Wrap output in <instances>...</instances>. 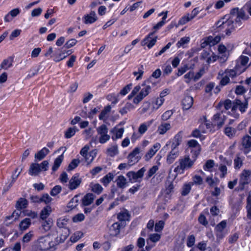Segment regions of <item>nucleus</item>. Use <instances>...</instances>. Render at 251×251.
I'll return each mask as SVG.
<instances>
[{
	"label": "nucleus",
	"mask_w": 251,
	"mask_h": 251,
	"mask_svg": "<svg viewBox=\"0 0 251 251\" xmlns=\"http://www.w3.org/2000/svg\"><path fill=\"white\" fill-rule=\"evenodd\" d=\"M195 160L190 159L189 156L185 155L179 158L173 165L174 172L178 175L183 174L185 170L190 169L193 167Z\"/></svg>",
	"instance_id": "obj_1"
},
{
	"label": "nucleus",
	"mask_w": 251,
	"mask_h": 251,
	"mask_svg": "<svg viewBox=\"0 0 251 251\" xmlns=\"http://www.w3.org/2000/svg\"><path fill=\"white\" fill-rule=\"evenodd\" d=\"M151 91V87L150 86H145L141 89L140 85H137L133 88L131 93L127 96V99L131 100L133 98V103L138 104L144 98L149 95Z\"/></svg>",
	"instance_id": "obj_2"
},
{
	"label": "nucleus",
	"mask_w": 251,
	"mask_h": 251,
	"mask_svg": "<svg viewBox=\"0 0 251 251\" xmlns=\"http://www.w3.org/2000/svg\"><path fill=\"white\" fill-rule=\"evenodd\" d=\"M217 27L220 30H223L226 35H229L234 29L233 21L228 19V16H225L217 23Z\"/></svg>",
	"instance_id": "obj_3"
},
{
	"label": "nucleus",
	"mask_w": 251,
	"mask_h": 251,
	"mask_svg": "<svg viewBox=\"0 0 251 251\" xmlns=\"http://www.w3.org/2000/svg\"><path fill=\"white\" fill-rule=\"evenodd\" d=\"M97 135L95 137V142L103 144L107 142L110 139V136L108 134V128L107 126L103 124L96 129Z\"/></svg>",
	"instance_id": "obj_4"
},
{
	"label": "nucleus",
	"mask_w": 251,
	"mask_h": 251,
	"mask_svg": "<svg viewBox=\"0 0 251 251\" xmlns=\"http://www.w3.org/2000/svg\"><path fill=\"white\" fill-rule=\"evenodd\" d=\"M48 168L49 162L47 160H45L40 164L33 163L30 166L28 174L30 176H36L41 172L47 171Z\"/></svg>",
	"instance_id": "obj_5"
},
{
	"label": "nucleus",
	"mask_w": 251,
	"mask_h": 251,
	"mask_svg": "<svg viewBox=\"0 0 251 251\" xmlns=\"http://www.w3.org/2000/svg\"><path fill=\"white\" fill-rule=\"evenodd\" d=\"M51 241L48 235L40 237L35 243V248L37 250L47 251L50 249Z\"/></svg>",
	"instance_id": "obj_6"
},
{
	"label": "nucleus",
	"mask_w": 251,
	"mask_h": 251,
	"mask_svg": "<svg viewBox=\"0 0 251 251\" xmlns=\"http://www.w3.org/2000/svg\"><path fill=\"white\" fill-rule=\"evenodd\" d=\"M175 142L176 143H173L172 150L167 156L166 161L169 164L173 163L179 155V150L177 146L179 143L178 140L176 141V137L175 138Z\"/></svg>",
	"instance_id": "obj_7"
},
{
	"label": "nucleus",
	"mask_w": 251,
	"mask_h": 251,
	"mask_svg": "<svg viewBox=\"0 0 251 251\" xmlns=\"http://www.w3.org/2000/svg\"><path fill=\"white\" fill-rule=\"evenodd\" d=\"M140 149L138 147L135 148L128 155V164L132 166L137 163L141 158L140 155Z\"/></svg>",
	"instance_id": "obj_8"
},
{
	"label": "nucleus",
	"mask_w": 251,
	"mask_h": 251,
	"mask_svg": "<svg viewBox=\"0 0 251 251\" xmlns=\"http://www.w3.org/2000/svg\"><path fill=\"white\" fill-rule=\"evenodd\" d=\"M200 123V129H201L202 133H206L212 131L213 125L210 121L206 119L205 117L201 119Z\"/></svg>",
	"instance_id": "obj_9"
},
{
	"label": "nucleus",
	"mask_w": 251,
	"mask_h": 251,
	"mask_svg": "<svg viewBox=\"0 0 251 251\" xmlns=\"http://www.w3.org/2000/svg\"><path fill=\"white\" fill-rule=\"evenodd\" d=\"M221 37L219 36H209L203 39L201 43V47L205 48L207 46H212L220 42Z\"/></svg>",
	"instance_id": "obj_10"
},
{
	"label": "nucleus",
	"mask_w": 251,
	"mask_h": 251,
	"mask_svg": "<svg viewBox=\"0 0 251 251\" xmlns=\"http://www.w3.org/2000/svg\"><path fill=\"white\" fill-rule=\"evenodd\" d=\"M250 18L248 15L243 9H238L237 13V16L235 20V25L236 26H240L242 24V21H247Z\"/></svg>",
	"instance_id": "obj_11"
},
{
	"label": "nucleus",
	"mask_w": 251,
	"mask_h": 251,
	"mask_svg": "<svg viewBox=\"0 0 251 251\" xmlns=\"http://www.w3.org/2000/svg\"><path fill=\"white\" fill-rule=\"evenodd\" d=\"M146 171V168L143 167L137 172H129L127 173L126 176L129 178L130 181L134 182L137 181L139 178H141L143 177Z\"/></svg>",
	"instance_id": "obj_12"
},
{
	"label": "nucleus",
	"mask_w": 251,
	"mask_h": 251,
	"mask_svg": "<svg viewBox=\"0 0 251 251\" xmlns=\"http://www.w3.org/2000/svg\"><path fill=\"white\" fill-rule=\"evenodd\" d=\"M155 32H151L149 33L143 40L142 44L143 46H147L149 49H151L156 43L157 37H153Z\"/></svg>",
	"instance_id": "obj_13"
},
{
	"label": "nucleus",
	"mask_w": 251,
	"mask_h": 251,
	"mask_svg": "<svg viewBox=\"0 0 251 251\" xmlns=\"http://www.w3.org/2000/svg\"><path fill=\"white\" fill-rule=\"evenodd\" d=\"M251 181V170H244L240 174L239 184L244 186Z\"/></svg>",
	"instance_id": "obj_14"
},
{
	"label": "nucleus",
	"mask_w": 251,
	"mask_h": 251,
	"mask_svg": "<svg viewBox=\"0 0 251 251\" xmlns=\"http://www.w3.org/2000/svg\"><path fill=\"white\" fill-rule=\"evenodd\" d=\"M98 19L96 12L94 11H91L82 17V21L86 25H91L96 22Z\"/></svg>",
	"instance_id": "obj_15"
},
{
	"label": "nucleus",
	"mask_w": 251,
	"mask_h": 251,
	"mask_svg": "<svg viewBox=\"0 0 251 251\" xmlns=\"http://www.w3.org/2000/svg\"><path fill=\"white\" fill-rule=\"evenodd\" d=\"M124 128L120 127L118 126L111 129L110 130V132L112 134V140L115 141L117 139H121L123 137V135L124 133Z\"/></svg>",
	"instance_id": "obj_16"
},
{
	"label": "nucleus",
	"mask_w": 251,
	"mask_h": 251,
	"mask_svg": "<svg viewBox=\"0 0 251 251\" xmlns=\"http://www.w3.org/2000/svg\"><path fill=\"white\" fill-rule=\"evenodd\" d=\"M161 145L159 143H155L146 153L144 156L145 160L149 161L150 160L156 153V152L160 149Z\"/></svg>",
	"instance_id": "obj_17"
},
{
	"label": "nucleus",
	"mask_w": 251,
	"mask_h": 251,
	"mask_svg": "<svg viewBox=\"0 0 251 251\" xmlns=\"http://www.w3.org/2000/svg\"><path fill=\"white\" fill-rule=\"evenodd\" d=\"M189 148H191V151L193 155L197 156L201 151V146L198 142L195 140H190L187 143Z\"/></svg>",
	"instance_id": "obj_18"
},
{
	"label": "nucleus",
	"mask_w": 251,
	"mask_h": 251,
	"mask_svg": "<svg viewBox=\"0 0 251 251\" xmlns=\"http://www.w3.org/2000/svg\"><path fill=\"white\" fill-rule=\"evenodd\" d=\"M81 182V179L79 177L78 174H75L69 180V188L70 190L76 189L80 185Z\"/></svg>",
	"instance_id": "obj_19"
},
{
	"label": "nucleus",
	"mask_w": 251,
	"mask_h": 251,
	"mask_svg": "<svg viewBox=\"0 0 251 251\" xmlns=\"http://www.w3.org/2000/svg\"><path fill=\"white\" fill-rule=\"evenodd\" d=\"M242 145L244 148V153L247 154L251 151V136H245L242 141Z\"/></svg>",
	"instance_id": "obj_20"
},
{
	"label": "nucleus",
	"mask_w": 251,
	"mask_h": 251,
	"mask_svg": "<svg viewBox=\"0 0 251 251\" xmlns=\"http://www.w3.org/2000/svg\"><path fill=\"white\" fill-rule=\"evenodd\" d=\"M193 97L187 96L185 97L182 101V108L183 110L189 109L193 104Z\"/></svg>",
	"instance_id": "obj_21"
},
{
	"label": "nucleus",
	"mask_w": 251,
	"mask_h": 251,
	"mask_svg": "<svg viewBox=\"0 0 251 251\" xmlns=\"http://www.w3.org/2000/svg\"><path fill=\"white\" fill-rule=\"evenodd\" d=\"M213 125H217L218 126H221L225 121L224 116L222 113H218L213 116Z\"/></svg>",
	"instance_id": "obj_22"
},
{
	"label": "nucleus",
	"mask_w": 251,
	"mask_h": 251,
	"mask_svg": "<svg viewBox=\"0 0 251 251\" xmlns=\"http://www.w3.org/2000/svg\"><path fill=\"white\" fill-rule=\"evenodd\" d=\"M122 226L123 225L121 222H117L113 223L110 227V234L113 236L118 234Z\"/></svg>",
	"instance_id": "obj_23"
},
{
	"label": "nucleus",
	"mask_w": 251,
	"mask_h": 251,
	"mask_svg": "<svg viewBox=\"0 0 251 251\" xmlns=\"http://www.w3.org/2000/svg\"><path fill=\"white\" fill-rule=\"evenodd\" d=\"M111 109V107L110 105H107L105 106L99 115V119L100 120L103 121V122L107 121L108 120Z\"/></svg>",
	"instance_id": "obj_24"
},
{
	"label": "nucleus",
	"mask_w": 251,
	"mask_h": 251,
	"mask_svg": "<svg viewBox=\"0 0 251 251\" xmlns=\"http://www.w3.org/2000/svg\"><path fill=\"white\" fill-rule=\"evenodd\" d=\"M171 126L170 123L162 122L158 126L157 130V133L160 135L164 134L168 130L171 129Z\"/></svg>",
	"instance_id": "obj_25"
},
{
	"label": "nucleus",
	"mask_w": 251,
	"mask_h": 251,
	"mask_svg": "<svg viewBox=\"0 0 251 251\" xmlns=\"http://www.w3.org/2000/svg\"><path fill=\"white\" fill-rule=\"evenodd\" d=\"M165 100L161 99L158 97L152 100L151 103V112L158 109L164 103Z\"/></svg>",
	"instance_id": "obj_26"
},
{
	"label": "nucleus",
	"mask_w": 251,
	"mask_h": 251,
	"mask_svg": "<svg viewBox=\"0 0 251 251\" xmlns=\"http://www.w3.org/2000/svg\"><path fill=\"white\" fill-rule=\"evenodd\" d=\"M154 120L151 119V120L146 121L141 124L138 128V131L141 134H144L148 130V128L152 124Z\"/></svg>",
	"instance_id": "obj_27"
},
{
	"label": "nucleus",
	"mask_w": 251,
	"mask_h": 251,
	"mask_svg": "<svg viewBox=\"0 0 251 251\" xmlns=\"http://www.w3.org/2000/svg\"><path fill=\"white\" fill-rule=\"evenodd\" d=\"M95 196L92 193H88L82 200V204L85 206L90 205L94 201Z\"/></svg>",
	"instance_id": "obj_28"
},
{
	"label": "nucleus",
	"mask_w": 251,
	"mask_h": 251,
	"mask_svg": "<svg viewBox=\"0 0 251 251\" xmlns=\"http://www.w3.org/2000/svg\"><path fill=\"white\" fill-rule=\"evenodd\" d=\"M70 234V230L68 228H64L62 231V234L56 238V242L58 243H63L67 239Z\"/></svg>",
	"instance_id": "obj_29"
},
{
	"label": "nucleus",
	"mask_w": 251,
	"mask_h": 251,
	"mask_svg": "<svg viewBox=\"0 0 251 251\" xmlns=\"http://www.w3.org/2000/svg\"><path fill=\"white\" fill-rule=\"evenodd\" d=\"M226 221L223 220L218 224L215 228V232L217 236H220L226 226Z\"/></svg>",
	"instance_id": "obj_30"
},
{
	"label": "nucleus",
	"mask_w": 251,
	"mask_h": 251,
	"mask_svg": "<svg viewBox=\"0 0 251 251\" xmlns=\"http://www.w3.org/2000/svg\"><path fill=\"white\" fill-rule=\"evenodd\" d=\"M202 56L203 58L206 59V61L208 63H213L218 58V56L213 53H212V54H210L207 52H204L202 54Z\"/></svg>",
	"instance_id": "obj_31"
},
{
	"label": "nucleus",
	"mask_w": 251,
	"mask_h": 251,
	"mask_svg": "<svg viewBox=\"0 0 251 251\" xmlns=\"http://www.w3.org/2000/svg\"><path fill=\"white\" fill-rule=\"evenodd\" d=\"M49 152L50 151L46 147L43 148L35 155V158L38 161H40L43 159Z\"/></svg>",
	"instance_id": "obj_32"
},
{
	"label": "nucleus",
	"mask_w": 251,
	"mask_h": 251,
	"mask_svg": "<svg viewBox=\"0 0 251 251\" xmlns=\"http://www.w3.org/2000/svg\"><path fill=\"white\" fill-rule=\"evenodd\" d=\"M51 208L50 206H46L41 211L40 218L45 220L49 216L51 212Z\"/></svg>",
	"instance_id": "obj_33"
},
{
	"label": "nucleus",
	"mask_w": 251,
	"mask_h": 251,
	"mask_svg": "<svg viewBox=\"0 0 251 251\" xmlns=\"http://www.w3.org/2000/svg\"><path fill=\"white\" fill-rule=\"evenodd\" d=\"M13 61V59L11 57L5 59L1 63L0 67L1 69L7 70L12 66Z\"/></svg>",
	"instance_id": "obj_34"
},
{
	"label": "nucleus",
	"mask_w": 251,
	"mask_h": 251,
	"mask_svg": "<svg viewBox=\"0 0 251 251\" xmlns=\"http://www.w3.org/2000/svg\"><path fill=\"white\" fill-rule=\"evenodd\" d=\"M89 187L92 191L97 194H100L103 190L101 186L98 183L92 182L90 184Z\"/></svg>",
	"instance_id": "obj_35"
},
{
	"label": "nucleus",
	"mask_w": 251,
	"mask_h": 251,
	"mask_svg": "<svg viewBox=\"0 0 251 251\" xmlns=\"http://www.w3.org/2000/svg\"><path fill=\"white\" fill-rule=\"evenodd\" d=\"M193 184L191 182L185 183L182 187L181 190V195L183 196H187L190 192Z\"/></svg>",
	"instance_id": "obj_36"
},
{
	"label": "nucleus",
	"mask_w": 251,
	"mask_h": 251,
	"mask_svg": "<svg viewBox=\"0 0 251 251\" xmlns=\"http://www.w3.org/2000/svg\"><path fill=\"white\" fill-rule=\"evenodd\" d=\"M114 175L111 173H109L100 179V182L105 186H106L113 180Z\"/></svg>",
	"instance_id": "obj_37"
},
{
	"label": "nucleus",
	"mask_w": 251,
	"mask_h": 251,
	"mask_svg": "<svg viewBox=\"0 0 251 251\" xmlns=\"http://www.w3.org/2000/svg\"><path fill=\"white\" fill-rule=\"evenodd\" d=\"M134 108L135 107L132 103L130 102H127L123 107L120 109L119 112L123 115L126 114L130 110L134 109Z\"/></svg>",
	"instance_id": "obj_38"
},
{
	"label": "nucleus",
	"mask_w": 251,
	"mask_h": 251,
	"mask_svg": "<svg viewBox=\"0 0 251 251\" xmlns=\"http://www.w3.org/2000/svg\"><path fill=\"white\" fill-rule=\"evenodd\" d=\"M64 158L63 154L58 156L54 160L53 165L52 167L53 172L56 171L60 166Z\"/></svg>",
	"instance_id": "obj_39"
},
{
	"label": "nucleus",
	"mask_w": 251,
	"mask_h": 251,
	"mask_svg": "<svg viewBox=\"0 0 251 251\" xmlns=\"http://www.w3.org/2000/svg\"><path fill=\"white\" fill-rule=\"evenodd\" d=\"M119 153L118 146L117 145H113L108 148L106 151V153L108 155L113 157Z\"/></svg>",
	"instance_id": "obj_40"
},
{
	"label": "nucleus",
	"mask_w": 251,
	"mask_h": 251,
	"mask_svg": "<svg viewBox=\"0 0 251 251\" xmlns=\"http://www.w3.org/2000/svg\"><path fill=\"white\" fill-rule=\"evenodd\" d=\"M97 151L96 150H93L92 151L90 152L88 155L84 156L86 162H87V165H89L91 164L94 158L96 156Z\"/></svg>",
	"instance_id": "obj_41"
},
{
	"label": "nucleus",
	"mask_w": 251,
	"mask_h": 251,
	"mask_svg": "<svg viewBox=\"0 0 251 251\" xmlns=\"http://www.w3.org/2000/svg\"><path fill=\"white\" fill-rule=\"evenodd\" d=\"M79 196L78 195H75L74 198L72 199V200L68 203V207L69 208L73 209L76 207V206L78 205L79 201Z\"/></svg>",
	"instance_id": "obj_42"
},
{
	"label": "nucleus",
	"mask_w": 251,
	"mask_h": 251,
	"mask_svg": "<svg viewBox=\"0 0 251 251\" xmlns=\"http://www.w3.org/2000/svg\"><path fill=\"white\" fill-rule=\"evenodd\" d=\"M190 41V38L189 37H183L181 38L180 40L178 41L176 44V47L178 48L182 47L184 48L185 47V45L189 43Z\"/></svg>",
	"instance_id": "obj_43"
},
{
	"label": "nucleus",
	"mask_w": 251,
	"mask_h": 251,
	"mask_svg": "<svg viewBox=\"0 0 251 251\" xmlns=\"http://www.w3.org/2000/svg\"><path fill=\"white\" fill-rule=\"evenodd\" d=\"M27 201L24 198H20L17 202L16 207L18 209L21 210L25 208L27 205Z\"/></svg>",
	"instance_id": "obj_44"
},
{
	"label": "nucleus",
	"mask_w": 251,
	"mask_h": 251,
	"mask_svg": "<svg viewBox=\"0 0 251 251\" xmlns=\"http://www.w3.org/2000/svg\"><path fill=\"white\" fill-rule=\"evenodd\" d=\"M116 183L118 187L123 188L126 187V179L123 176H120L116 180Z\"/></svg>",
	"instance_id": "obj_45"
},
{
	"label": "nucleus",
	"mask_w": 251,
	"mask_h": 251,
	"mask_svg": "<svg viewBox=\"0 0 251 251\" xmlns=\"http://www.w3.org/2000/svg\"><path fill=\"white\" fill-rule=\"evenodd\" d=\"M69 219L65 217H61L57 219V225L59 228H63L68 224Z\"/></svg>",
	"instance_id": "obj_46"
},
{
	"label": "nucleus",
	"mask_w": 251,
	"mask_h": 251,
	"mask_svg": "<svg viewBox=\"0 0 251 251\" xmlns=\"http://www.w3.org/2000/svg\"><path fill=\"white\" fill-rule=\"evenodd\" d=\"M31 225V220L29 218L24 219L20 224V227L21 230L26 229Z\"/></svg>",
	"instance_id": "obj_47"
},
{
	"label": "nucleus",
	"mask_w": 251,
	"mask_h": 251,
	"mask_svg": "<svg viewBox=\"0 0 251 251\" xmlns=\"http://www.w3.org/2000/svg\"><path fill=\"white\" fill-rule=\"evenodd\" d=\"M70 50L62 51L58 54V55H57L54 57V60L56 62H58L61 60H63L70 54Z\"/></svg>",
	"instance_id": "obj_48"
},
{
	"label": "nucleus",
	"mask_w": 251,
	"mask_h": 251,
	"mask_svg": "<svg viewBox=\"0 0 251 251\" xmlns=\"http://www.w3.org/2000/svg\"><path fill=\"white\" fill-rule=\"evenodd\" d=\"M77 131V129L75 127H70L69 128L65 133V137L66 138L69 139L73 137L76 132Z\"/></svg>",
	"instance_id": "obj_49"
},
{
	"label": "nucleus",
	"mask_w": 251,
	"mask_h": 251,
	"mask_svg": "<svg viewBox=\"0 0 251 251\" xmlns=\"http://www.w3.org/2000/svg\"><path fill=\"white\" fill-rule=\"evenodd\" d=\"M148 112H149L150 113L152 112H151V103L150 102L146 101L143 103V106L141 108V113L142 114H144Z\"/></svg>",
	"instance_id": "obj_50"
},
{
	"label": "nucleus",
	"mask_w": 251,
	"mask_h": 251,
	"mask_svg": "<svg viewBox=\"0 0 251 251\" xmlns=\"http://www.w3.org/2000/svg\"><path fill=\"white\" fill-rule=\"evenodd\" d=\"M52 223L51 220H45L42 224V227L45 231H49L51 227Z\"/></svg>",
	"instance_id": "obj_51"
},
{
	"label": "nucleus",
	"mask_w": 251,
	"mask_h": 251,
	"mask_svg": "<svg viewBox=\"0 0 251 251\" xmlns=\"http://www.w3.org/2000/svg\"><path fill=\"white\" fill-rule=\"evenodd\" d=\"M219 170L220 173V177L221 178L225 177L227 174V167L225 165L220 164L219 167Z\"/></svg>",
	"instance_id": "obj_52"
},
{
	"label": "nucleus",
	"mask_w": 251,
	"mask_h": 251,
	"mask_svg": "<svg viewBox=\"0 0 251 251\" xmlns=\"http://www.w3.org/2000/svg\"><path fill=\"white\" fill-rule=\"evenodd\" d=\"M80 163V160L78 159H74L69 164L67 170L68 171H72L77 167Z\"/></svg>",
	"instance_id": "obj_53"
},
{
	"label": "nucleus",
	"mask_w": 251,
	"mask_h": 251,
	"mask_svg": "<svg viewBox=\"0 0 251 251\" xmlns=\"http://www.w3.org/2000/svg\"><path fill=\"white\" fill-rule=\"evenodd\" d=\"M214 165V161L213 160H208L203 166V169L206 171H212Z\"/></svg>",
	"instance_id": "obj_54"
},
{
	"label": "nucleus",
	"mask_w": 251,
	"mask_h": 251,
	"mask_svg": "<svg viewBox=\"0 0 251 251\" xmlns=\"http://www.w3.org/2000/svg\"><path fill=\"white\" fill-rule=\"evenodd\" d=\"M192 182H191L193 184V185L194 184L197 185H201L203 183V179L201 178V176L198 175H195L192 177Z\"/></svg>",
	"instance_id": "obj_55"
},
{
	"label": "nucleus",
	"mask_w": 251,
	"mask_h": 251,
	"mask_svg": "<svg viewBox=\"0 0 251 251\" xmlns=\"http://www.w3.org/2000/svg\"><path fill=\"white\" fill-rule=\"evenodd\" d=\"M128 217V214L126 211H123L120 212L117 216V218L119 220L120 222L122 224L123 222L127 220Z\"/></svg>",
	"instance_id": "obj_56"
},
{
	"label": "nucleus",
	"mask_w": 251,
	"mask_h": 251,
	"mask_svg": "<svg viewBox=\"0 0 251 251\" xmlns=\"http://www.w3.org/2000/svg\"><path fill=\"white\" fill-rule=\"evenodd\" d=\"M247 210L248 212V218L251 220V196L249 195L247 200Z\"/></svg>",
	"instance_id": "obj_57"
},
{
	"label": "nucleus",
	"mask_w": 251,
	"mask_h": 251,
	"mask_svg": "<svg viewBox=\"0 0 251 251\" xmlns=\"http://www.w3.org/2000/svg\"><path fill=\"white\" fill-rule=\"evenodd\" d=\"M236 130L230 127H227L225 129V133L226 135L231 138L235 134Z\"/></svg>",
	"instance_id": "obj_58"
},
{
	"label": "nucleus",
	"mask_w": 251,
	"mask_h": 251,
	"mask_svg": "<svg viewBox=\"0 0 251 251\" xmlns=\"http://www.w3.org/2000/svg\"><path fill=\"white\" fill-rule=\"evenodd\" d=\"M158 169L159 167L158 165H154L150 168L148 172L147 178L148 179L151 177L158 170Z\"/></svg>",
	"instance_id": "obj_59"
},
{
	"label": "nucleus",
	"mask_w": 251,
	"mask_h": 251,
	"mask_svg": "<svg viewBox=\"0 0 251 251\" xmlns=\"http://www.w3.org/2000/svg\"><path fill=\"white\" fill-rule=\"evenodd\" d=\"M184 77L185 79V82L187 83H189L191 80H194V72L193 71L189 72L184 75Z\"/></svg>",
	"instance_id": "obj_60"
},
{
	"label": "nucleus",
	"mask_w": 251,
	"mask_h": 251,
	"mask_svg": "<svg viewBox=\"0 0 251 251\" xmlns=\"http://www.w3.org/2000/svg\"><path fill=\"white\" fill-rule=\"evenodd\" d=\"M243 165V160L237 156L234 160V166L235 169H240Z\"/></svg>",
	"instance_id": "obj_61"
},
{
	"label": "nucleus",
	"mask_w": 251,
	"mask_h": 251,
	"mask_svg": "<svg viewBox=\"0 0 251 251\" xmlns=\"http://www.w3.org/2000/svg\"><path fill=\"white\" fill-rule=\"evenodd\" d=\"M192 20L191 18H190V17L189 16V14H187L186 15L183 16L178 21V25H183L189 22Z\"/></svg>",
	"instance_id": "obj_62"
},
{
	"label": "nucleus",
	"mask_w": 251,
	"mask_h": 251,
	"mask_svg": "<svg viewBox=\"0 0 251 251\" xmlns=\"http://www.w3.org/2000/svg\"><path fill=\"white\" fill-rule=\"evenodd\" d=\"M83 236V233L80 231L75 232L71 237V240L73 242H76Z\"/></svg>",
	"instance_id": "obj_63"
},
{
	"label": "nucleus",
	"mask_w": 251,
	"mask_h": 251,
	"mask_svg": "<svg viewBox=\"0 0 251 251\" xmlns=\"http://www.w3.org/2000/svg\"><path fill=\"white\" fill-rule=\"evenodd\" d=\"M107 99L112 101L111 104L113 105H115L119 101V100L117 99V95L114 94L108 95L107 96Z\"/></svg>",
	"instance_id": "obj_64"
}]
</instances>
